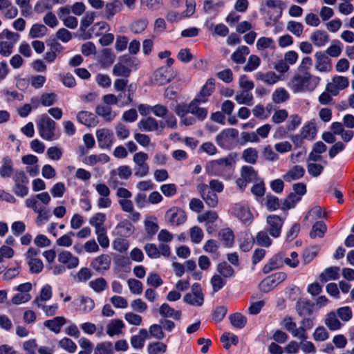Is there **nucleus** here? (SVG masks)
I'll list each match as a JSON object with an SVG mask.
<instances>
[{"label":"nucleus","mask_w":354,"mask_h":354,"mask_svg":"<svg viewBox=\"0 0 354 354\" xmlns=\"http://www.w3.org/2000/svg\"><path fill=\"white\" fill-rule=\"evenodd\" d=\"M50 201V196L47 192L31 196L25 201L26 206L37 214L36 218L37 225H42L50 218V212L47 206Z\"/></svg>","instance_id":"f257e3e1"},{"label":"nucleus","mask_w":354,"mask_h":354,"mask_svg":"<svg viewBox=\"0 0 354 354\" xmlns=\"http://www.w3.org/2000/svg\"><path fill=\"white\" fill-rule=\"evenodd\" d=\"M321 78L312 75L309 71L298 72L288 83L294 93L313 91L319 85Z\"/></svg>","instance_id":"f03ea898"},{"label":"nucleus","mask_w":354,"mask_h":354,"mask_svg":"<svg viewBox=\"0 0 354 354\" xmlns=\"http://www.w3.org/2000/svg\"><path fill=\"white\" fill-rule=\"evenodd\" d=\"M239 131L236 129L228 128L223 130L216 137L217 145L226 149H231L237 145Z\"/></svg>","instance_id":"7ed1b4c3"},{"label":"nucleus","mask_w":354,"mask_h":354,"mask_svg":"<svg viewBox=\"0 0 354 354\" xmlns=\"http://www.w3.org/2000/svg\"><path fill=\"white\" fill-rule=\"evenodd\" d=\"M37 129L39 136L46 140L55 139V122L47 115H42L38 120Z\"/></svg>","instance_id":"20e7f679"},{"label":"nucleus","mask_w":354,"mask_h":354,"mask_svg":"<svg viewBox=\"0 0 354 354\" xmlns=\"http://www.w3.org/2000/svg\"><path fill=\"white\" fill-rule=\"evenodd\" d=\"M236 158V153H230L225 158L212 160L206 166V171L212 175H220L223 167H232L235 164Z\"/></svg>","instance_id":"39448f33"},{"label":"nucleus","mask_w":354,"mask_h":354,"mask_svg":"<svg viewBox=\"0 0 354 354\" xmlns=\"http://www.w3.org/2000/svg\"><path fill=\"white\" fill-rule=\"evenodd\" d=\"M6 38L0 42V54L4 57L10 56L15 44L19 39V35L8 30H3L0 34V39Z\"/></svg>","instance_id":"423d86ee"},{"label":"nucleus","mask_w":354,"mask_h":354,"mask_svg":"<svg viewBox=\"0 0 354 354\" xmlns=\"http://www.w3.org/2000/svg\"><path fill=\"white\" fill-rule=\"evenodd\" d=\"M14 181L13 192L19 197H24L28 194L29 180L24 171L17 170L12 176Z\"/></svg>","instance_id":"0eeeda50"},{"label":"nucleus","mask_w":354,"mask_h":354,"mask_svg":"<svg viewBox=\"0 0 354 354\" xmlns=\"http://www.w3.org/2000/svg\"><path fill=\"white\" fill-rule=\"evenodd\" d=\"M148 154L140 151L136 153L133 156V161L135 163L133 168L134 175L137 177H145L149 173V165L147 163Z\"/></svg>","instance_id":"6e6552de"},{"label":"nucleus","mask_w":354,"mask_h":354,"mask_svg":"<svg viewBox=\"0 0 354 354\" xmlns=\"http://www.w3.org/2000/svg\"><path fill=\"white\" fill-rule=\"evenodd\" d=\"M259 178L258 172L252 166L244 165L241 169L240 177L236 180V185L243 191L247 185L254 183Z\"/></svg>","instance_id":"1a4fd4ad"},{"label":"nucleus","mask_w":354,"mask_h":354,"mask_svg":"<svg viewBox=\"0 0 354 354\" xmlns=\"http://www.w3.org/2000/svg\"><path fill=\"white\" fill-rule=\"evenodd\" d=\"M165 221L170 225L177 227L185 223L187 221V214L179 207H171L165 213Z\"/></svg>","instance_id":"9d476101"},{"label":"nucleus","mask_w":354,"mask_h":354,"mask_svg":"<svg viewBox=\"0 0 354 354\" xmlns=\"http://www.w3.org/2000/svg\"><path fill=\"white\" fill-rule=\"evenodd\" d=\"M231 213L238 218L243 224L250 225L253 220V215L248 203L241 202L235 203L231 208Z\"/></svg>","instance_id":"9b49d317"},{"label":"nucleus","mask_w":354,"mask_h":354,"mask_svg":"<svg viewBox=\"0 0 354 354\" xmlns=\"http://www.w3.org/2000/svg\"><path fill=\"white\" fill-rule=\"evenodd\" d=\"M287 274L283 272H276L265 278L259 284V288L264 292L270 291L276 286L283 281Z\"/></svg>","instance_id":"f8f14e48"},{"label":"nucleus","mask_w":354,"mask_h":354,"mask_svg":"<svg viewBox=\"0 0 354 354\" xmlns=\"http://www.w3.org/2000/svg\"><path fill=\"white\" fill-rule=\"evenodd\" d=\"M183 300L185 302L192 306H202L204 302V297L201 285L198 283H194L192 286V292L187 293L184 296Z\"/></svg>","instance_id":"ddd939ff"},{"label":"nucleus","mask_w":354,"mask_h":354,"mask_svg":"<svg viewBox=\"0 0 354 354\" xmlns=\"http://www.w3.org/2000/svg\"><path fill=\"white\" fill-rule=\"evenodd\" d=\"M138 127L142 131H156L158 134L161 133L165 128L163 122L150 116L140 120Z\"/></svg>","instance_id":"4468645a"},{"label":"nucleus","mask_w":354,"mask_h":354,"mask_svg":"<svg viewBox=\"0 0 354 354\" xmlns=\"http://www.w3.org/2000/svg\"><path fill=\"white\" fill-rule=\"evenodd\" d=\"M284 218H281L277 215H269L267 216V231L274 238L280 236L281 228L283 225Z\"/></svg>","instance_id":"2eb2a0df"},{"label":"nucleus","mask_w":354,"mask_h":354,"mask_svg":"<svg viewBox=\"0 0 354 354\" xmlns=\"http://www.w3.org/2000/svg\"><path fill=\"white\" fill-rule=\"evenodd\" d=\"M197 190L201 198L209 207H215L218 205V199L216 193L210 190L209 186L205 183L197 185Z\"/></svg>","instance_id":"dca6fc26"},{"label":"nucleus","mask_w":354,"mask_h":354,"mask_svg":"<svg viewBox=\"0 0 354 354\" xmlns=\"http://www.w3.org/2000/svg\"><path fill=\"white\" fill-rule=\"evenodd\" d=\"M315 68L320 73H329L332 71V61L324 52L318 51L315 54Z\"/></svg>","instance_id":"f3484780"},{"label":"nucleus","mask_w":354,"mask_h":354,"mask_svg":"<svg viewBox=\"0 0 354 354\" xmlns=\"http://www.w3.org/2000/svg\"><path fill=\"white\" fill-rule=\"evenodd\" d=\"M175 73L171 68L160 67L153 73V81L159 85H165L175 77Z\"/></svg>","instance_id":"a211bd4d"},{"label":"nucleus","mask_w":354,"mask_h":354,"mask_svg":"<svg viewBox=\"0 0 354 354\" xmlns=\"http://www.w3.org/2000/svg\"><path fill=\"white\" fill-rule=\"evenodd\" d=\"M47 44L49 49L44 55V59L48 63H52L63 53L64 48L55 39L49 41Z\"/></svg>","instance_id":"6ab92c4d"},{"label":"nucleus","mask_w":354,"mask_h":354,"mask_svg":"<svg viewBox=\"0 0 354 354\" xmlns=\"http://www.w3.org/2000/svg\"><path fill=\"white\" fill-rule=\"evenodd\" d=\"M111 259L108 254H101L92 260L91 267L98 272H103L109 269Z\"/></svg>","instance_id":"aec40b11"},{"label":"nucleus","mask_w":354,"mask_h":354,"mask_svg":"<svg viewBox=\"0 0 354 354\" xmlns=\"http://www.w3.org/2000/svg\"><path fill=\"white\" fill-rule=\"evenodd\" d=\"M98 145L102 149L110 148L113 144V133L107 129H98L96 131Z\"/></svg>","instance_id":"412c9836"},{"label":"nucleus","mask_w":354,"mask_h":354,"mask_svg":"<svg viewBox=\"0 0 354 354\" xmlns=\"http://www.w3.org/2000/svg\"><path fill=\"white\" fill-rule=\"evenodd\" d=\"M76 118L78 122L88 127H95L99 122L97 116L93 113L87 111H79Z\"/></svg>","instance_id":"4be33fe9"},{"label":"nucleus","mask_w":354,"mask_h":354,"mask_svg":"<svg viewBox=\"0 0 354 354\" xmlns=\"http://www.w3.org/2000/svg\"><path fill=\"white\" fill-rule=\"evenodd\" d=\"M58 261L66 265L68 269H73L79 265V258L68 251H62L58 254Z\"/></svg>","instance_id":"5701e85b"},{"label":"nucleus","mask_w":354,"mask_h":354,"mask_svg":"<svg viewBox=\"0 0 354 354\" xmlns=\"http://www.w3.org/2000/svg\"><path fill=\"white\" fill-rule=\"evenodd\" d=\"M215 90V80L213 78L207 80L206 83L202 87L200 93L194 98L196 100L201 101V102H206L207 98L213 93Z\"/></svg>","instance_id":"b1692460"},{"label":"nucleus","mask_w":354,"mask_h":354,"mask_svg":"<svg viewBox=\"0 0 354 354\" xmlns=\"http://www.w3.org/2000/svg\"><path fill=\"white\" fill-rule=\"evenodd\" d=\"M315 304L306 299H300L297 302L296 310L301 317L310 316L313 314Z\"/></svg>","instance_id":"393cba45"},{"label":"nucleus","mask_w":354,"mask_h":354,"mask_svg":"<svg viewBox=\"0 0 354 354\" xmlns=\"http://www.w3.org/2000/svg\"><path fill=\"white\" fill-rule=\"evenodd\" d=\"M67 323L66 319L63 316H57L51 319L46 320L44 326L50 331L58 334L61 332V328Z\"/></svg>","instance_id":"a878e982"},{"label":"nucleus","mask_w":354,"mask_h":354,"mask_svg":"<svg viewBox=\"0 0 354 354\" xmlns=\"http://www.w3.org/2000/svg\"><path fill=\"white\" fill-rule=\"evenodd\" d=\"M201 103V101L194 99L188 104L187 110L189 113L194 115L199 120L203 121L206 118L208 111L207 109L199 106Z\"/></svg>","instance_id":"bb28decb"},{"label":"nucleus","mask_w":354,"mask_h":354,"mask_svg":"<svg viewBox=\"0 0 354 354\" xmlns=\"http://www.w3.org/2000/svg\"><path fill=\"white\" fill-rule=\"evenodd\" d=\"M305 174V169L301 165L292 167L283 176L286 182H292L301 178Z\"/></svg>","instance_id":"cd10ccee"},{"label":"nucleus","mask_w":354,"mask_h":354,"mask_svg":"<svg viewBox=\"0 0 354 354\" xmlns=\"http://www.w3.org/2000/svg\"><path fill=\"white\" fill-rule=\"evenodd\" d=\"M13 161L9 156H5L1 160L0 166V176L3 178H10L14 174Z\"/></svg>","instance_id":"c85d7f7f"},{"label":"nucleus","mask_w":354,"mask_h":354,"mask_svg":"<svg viewBox=\"0 0 354 354\" xmlns=\"http://www.w3.org/2000/svg\"><path fill=\"white\" fill-rule=\"evenodd\" d=\"M0 11L6 19H13L18 14L17 8L14 6L10 0H0Z\"/></svg>","instance_id":"c756f323"},{"label":"nucleus","mask_w":354,"mask_h":354,"mask_svg":"<svg viewBox=\"0 0 354 354\" xmlns=\"http://www.w3.org/2000/svg\"><path fill=\"white\" fill-rule=\"evenodd\" d=\"M339 267L332 266L327 268L319 274V279L322 283H326L330 280H337L339 277Z\"/></svg>","instance_id":"7c9ffc66"},{"label":"nucleus","mask_w":354,"mask_h":354,"mask_svg":"<svg viewBox=\"0 0 354 354\" xmlns=\"http://www.w3.org/2000/svg\"><path fill=\"white\" fill-rule=\"evenodd\" d=\"M283 266V253L281 252L270 259L263 268V272L266 274L270 272L272 270L280 268Z\"/></svg>","instance_id":"2f4dec72"},{"label":"nucleus","mask_w":354,"mask_h":354,"mask_svg":"<svg viewBox=\"0 0 354 354\" xmlns=\"http://www.w3.org/2000/svg\"><path fill=\"white\" fill-rule=\"evenodd\" d=\"M310 39L315 46L322 47L329 41V35L326 31L317 30L311 34Z\"/></svg>","instance_id":"473e14b6"},{"label":"nucleus","mask_w":354,"mask_h":354,"mask_svg":"<svg viewBox=\"0 0 354 354\" xmlns=\"http://www.w3.org/2000/svg\"><path fill=\"white\" fill-rule=\"evenodd\" d=\"M123 6L120 0H113L105 6L104 13L107 19H111L115 15L122 10Z\"/></svg>","instance_id":"72a5a7b5"},{"label":"nucleus","mask_w":354,"mask_h":354,"mask_svg":"<svg viewBox=\"0 0 354 354\" xmlns=\"http://www.w3.org/2000/svg\"><path fill=\"white\" fill-rule=\"evenodd\" d=\"M124 327L125 325L122 320L119 319H112L107 324L106 333L111 337L118 335L122 333V330Z\"/></svg>","instance_id":"f704fd0d"},{"label":"nucleus","mask_w":354,"mask_h":354,"mask_svg":"<svg viewBox=\"0 0 354 354\" xmlns=\"http://www.w3.org/2000/svg\"><path fill=\"white\" fill-rule=\"evenodd\" d=\"M115 230L119 236L129 237L133 233L134 227L129 221L124 220L117 225Z\"/></svg>","instance_id":"c9c22d12"},{"label":"nucleus","mask_w":354,"mask_h":354,"mask_svg":"<svg viewBox=\"0 0 354 354\" xmlns=\"http://www.w3.org/2000/svg\"><path fill=\"white\" fill-rule=\"evenodd\" d=\"M324 324L330 330H337L343 326L335 311H330L326 314Z\"/></svg>","instance_id":"e433bc0d"},{"label":"nucleus","mask_w":354,"mask_h":354,"mask_svg":"<svg viewBox=\"0 0 354 354\" xmlns=\"http://www.w3.org/2000/svg\"><path fill=\"white\" fill-rule=\"evenodd\" d=\"M95 112L106 122H111L117 115L116 113L112 110L111 107L104 104H98L96 106Z\"/></svg>","instance_id":"4c0bfd02"},{"label":"nucleus","mask_w":354,"mask_h":354,"mask_svg":"<svg viewBox=\"0 0 354 354\" xmlns=\"http://www.w3.org/2000/svg\"><path fill=\"white\" fill-rule=\"evenodd\" d=\"M302 137L306 140H313L317 132L315 122L311 120L304 125L300 131Z\"/></svg>","instance_id":"58836bf2"},{"label":"nucleus","mask_w":354,"mask_h":354,"mask_svg":"<svg viewBox=\"0 0 354 354\" xmlns=\"http://www.w3.org/2000/svg\"><path fill=\"white\" fill-rule=\"evenodd\" d=\"M250 49L246 46H239L231 55L232 60L239 64H243L246 56L249 55Z\"/></svg>","instance_id":"ea45409f"},{"label":"nucleus","mask_w":354,"mask_h":354,"mask_svg":"<svg viewBox=\"0 0 354 354\" xmlns=\"http://www.w3.org/2000/svg\"><path fill=\"white\" fill-rule=\"evenodd\" d=\"M159 313L163 317H173L176 320H180L181 311L175 310L167 304H163L159 308Z\"/></svg>","instance_id":"a19ab883"},{"label":"nucleus","mask_w":354,"mask_h":354,"mask_svg":"<svg viewBox=\"0 0 354 354\" xmlns=\"http://www.w3.org/2000/svg\"><path fill=\"white\" fill-rule=\"evenodd\" d=\"M110 160V158L105 153L98 155L92 154L84 158V162L86 165L93 166L97 163L105 164Z\"/></svg>","instance_id":"79ce46f5"},{"label":"nucleus","mask_w":354,"mask_h":354,"mask_svg":"<svg viewBox=\"0 0 354 354\" xmlns=\"http://www.w3.org/2000/svg\"><path fill=\"white\" fill-rule=\"evenodd\" d=\"M88 286L96 293H101L109 287L106 280L103 277H98L90 281Z\"/></svg>","instance_id":"37998d69"},{"label":"nucleus","mask_w":354,"mask_h":354,"mask_svg":"<svg viewBox=\"0 0 354 354\" xmlns=\"http://www.w3.org/2000/svg\"><path fill=\"white\" fill-rule=\"evenodd\" d=\"M53 295L52 288L50 285H45L41 290L40 295L35 298L33 303L38 307H41V301L49 300Z\"/></svg>","instance_id":"c03bdc74"},{"label":"nucleus","mask_w":354,"mask_h":354,"mask_svg":"<svg viewBox=\"0 0 354 354\" xmlns=\"http://www.w3.org/2000/svg\"><path fill=\"white\" fill-rule=\"evenodd\" d=\"M289 98L290 94L284 88H278L272 94V100L275 104L283 103Z\"/></svg>","instance_id":"a18cd8bd"},{"label":"nucleus","mask_w":354,"mask_h":354,"mask_svg":"<svg viewBox=\"0 0 354 354\" xmlns=\"http://www.w3.org/2000/svg\"><path fill=\"white\" fill-rule=\"evenodd\" d=\"M319 246H310L306 248L302 254V259L304 265L310 263L318 254Z\"/></svg>","instance_id":"49530a36"},{"label":"nucleus","mask_w":354,"mask_h":354,"mask_svg":"<svg viewBox=\"0 0 354 354\" xmlns=\"http://www.w3.org/2000/svg\"><path fill=\"white\" fill-rule=\"evenodd\" d=\"M259 158L258 151L255 148L249 147L243 150L242 158L245 162L254 165L257 163Z\"/></svg>","instance_id":"de8ad7c7"},{"label":"nucleus","mask_w":354,"mask_h":354,"mask_svg":"<svg viewBox=\"0 0 354 354\" xmlns=\"http://www.w3.org/2000/svg\"><path fill=\"white\" fill-rule=\"evenodd\" d=\"M219 239L227 247H231L234 242V236L232 230L230 228L223 229L219 232Z\"/></svg>","instance_id":"09e8293b"},{"label":"nucleus","mask_w":354,"mask_h":354,"mask_svg":"<svg viewBox=\"0 0 354 354\" xmlns=\"http://www.w3.org/2000/svg\"><path fill=\"white\" fill-rule=\"evenodd\" d=\"M256 77L257 80H260L269 85L274 84L280 80L279 76L272 71L266 73L259 72L257 73Z\"/></svg>","instance_id":"8fccbe9b"},{"label":"nucleus","mask_w":354,"mask_h":354,"mask_svg":"<svg viewBox=\"0 0 354 354\" xmlns=\"http://www.w3.org/2000/svg\"><path fill=\"white\" fill-rule=\"evenodd\" d=\"M235 100L240 104H243L251 106L252 104L253 95L249 91L243 90L237 93Z\"/></svg>","instance_id":"3c124183"},{"label":"nucleus","mask_w":354,"mask_h":354,"mask_svg":"<svg viewBox=\"0 0 354 354\" xmlns=\"http://www.w3.org/2000/svg\"><path fill=\"white\" fill-rule=\"evenodd\" d=\"M327 227L326 224L322 221H318L313 225L312 230L310 232V236L312 239H315L316 237L322 238L324 236Z\"/></svg>","instance_id":"603ef678"},{"label":"nucleus","mask_w":354,"mask_h":354,"mask_svg":"<svg viewBox=\"0 0 354 354\" xmlns=\"http://www.w3.org/2000/svg\"><path fill=\"white\" fill-rule=\"evenodd\" d=\"M216 270L219 273V275L223 278H230L233 277L234 274L233 268L225 261L218 263Z\"/></svg>","instance_id":"864d4df0"},{"label":"nucleus","mask_w":354,"mask_h":354,"mask_svg":"<svg viewBox=\"0 0 354 354\" xmlns=\"http://www.w3.org/2000/svg\"><path fill=\"white\" fill-rule=\"evenodd\" d=\"M48 29L46 26L39 24H33L29 32V37L31 38L43 37L47 33Z\"/></svg>","instance_id":"5fc2aeb1"},{"label":"nucleus","mask_w":354,"mask_h":354,"mask_svg":"<svg viewBox=\"0 0 354 354\" xmlns=\"http://www.w3.org/2000/svg\"><path fill=\"white\" fill-rule=\"evenodd\" d=\"M229 319L231 324L236 328H243L247 323V318L239 313L232 314Z\"/></svg>","instance_id":"6e6d98bb"},{"label":"nucleus","mask_w":354,"mask_h":354,"mask_svg":"<svg viewBox=\"0 0 354 354\" xmlns=\"http://www.w3.org/2000/svg\"><path fill=\"white\" fill-rule=\"evenodd\" d=\"M342 51V44L338 41L335 40L332 44L326 50V55L332 57H339Z\"/></svg>","instance_id":"4d7b16f0"},{"label":"nucleus","mask_w":354,"mask_h":354,"mask_svg":"<svg viewBox=\"0 0 354 354\" xmlns=\"http://www.w3.org/2000/svg\"><path fill=\"white\" fill-rule=\"evenodd\" d=\"M148 20L147 19H139L134 21L130 26V30L134 34H140L145 30L148 26Z\"/></svg>","instance_id":"13d9d810"},{"label":"nucleus","mask_w":354,"mask_h":354,"mask_svg":"<svg viewBox=\"0 0 354 354\" xmlns=\"http://www.w3.org/2000/svg\"><path fill=\"white\" fill-rule=\"evenodd\" d=\"M58 346L70 353H74L77 348L71 339L66 337L59 341Z\"/></svg>","instance_id":"bf43d9fd"},{"label":"nucleus","mask_w":354,"mask_h":354,"mask_svg":"<svg viewBox=\"0 0 354 354\" xmlns=\"http://www.w3.org/2000/svg\"><path fill=\"white\" fill-rule=\"evenodd\" d=\"M254 241V239L251 234L245 233L240 239V249L243 252L250 251L253 246Z\"/></svg>","instance_id":"052dcab7"},{"label":"nucleus","mask_w":354,"mask_h":354,"mask_svg":"<svg viewBox=\"0 0 354 354\" xmlns=\"http://www.w3.org/2000/svg\"><path fill=\"white\" fill-rule=\"evenodd\" d=\"M286 28L289 32L299 37L303 34L304 27L300 22L290 21L287 24Z\"/></svg>","instance_id":"680f3d73"},{"label":"nucleus","mask_w":354,"mask_h":354,"mask_svg":"<svg viewBox=\"0 0 354 354\" xmlns=\"http://www.w3.org/2000/svg\"><path fill=\"white\" fill-rule=\"evenodd\" d=\"M337 317L344 322H347L352 319L353 312L349 306H344L335 311Z\"/></svg>","instance_id":"e2e57ef3"},{"label":"nucleus","mask_w":354,"mask_h":354,"mask_svg":"<svg viewBox=\"0 0 354 354\" xmlns=\"http://www.w3.org/2000/svg\"><path fill=\"white\" fill-rule=\"evenodd\" d=\"M268 231H261L257 233L255 241L256 243L261 246L268 248L272 244V239L268 235Z\"/></svg>","instance_id":"0e129e2a"},{"label":"nucleus","mask_w":354,"mask_h":354,"mask_svg":"<svg viewBox=\"0 0 354 354\" xmlns=\"http://www.w3.org/2000/svg\"><path fill=\"white\" fill-rule=\"evenodd\" d=\"M115 55L109 48H104L102 51L100 62L104 66H110L115 60Z\"/></svg>","instance_id":"69168bd1"},{"label":"nucleus","mask_w":354,"mask_h":354,"mask_svg":"<svg viewBox=\"0 0 354 354\" xmlns=\"http://www.w3.org/2000/svg\"><path fill=\"white\" fill-rule=\"evenodd\" d=\"M113 345L110 342H102L97 344L93 354H113Z\"/></svg>","instance_id":"338daca9"},{"label":"nucleus","mask_w":354,"mask_h":354,"mask_svg":"<svg viewBox=\"0 0 354 354\" xmlns=\"http://www.w3.org/2000/svg\"><path fill=\"white\" fill-rule=\"evenodd\" d=\"M167 345L160 342L151 343L147 346L149 354H158L159 353H165L167 351Z\"/></svg>","instance_id":"774afa93"}]
</instances>
